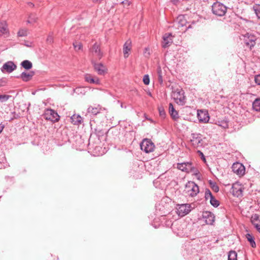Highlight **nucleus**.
Returning <instances> with one entry per match:
<instances>
[{
  "label": "nucleus",
  "instance_id": "1",
  "mask_svg": "<svg viewBox=\"0 0 260 260\" xmlns=\"http://www.w3.org/2000/svg\"><path fill=\"white\" fill-rule=\"evenodd\" d=\"M212 11L214 15L221 17L225 14L227 7L222 3L216 2L212 6Z\"/></svg>",
  "mask_w": 260,
  "mask_h": 260
},
{
  "label": "nucleus",
  "instance_id": "2",
  "mask_svg": "<svg viewBox=\"0 0 260 260\" xmlns=\"http://www.w3.org/2000/svg\"><path fill=\"white\" fill-rule=\"evenodd\" d=\"M173 92L176 103L179 105H184L186 103V98L184 91L182 89L177 88Z\"/></svg>",
  "mask_w": 260,
  "mask_h": 260
},
{
  "label": "nucleus",
  "instance_id": "3",
  "mask_svg": "<svg viewBox=\"0 0 260 260\" xmlns=\"http://www.w3.org/2000/svg\"><path fill=\"white\" fill-rule=\"evenodd\" d=\"M185 189L188 194L192 197H195L199 192V187L193 181H188L185 185Z\"/></svg>",
  "mask_w": 260,
  "mask_h": 260
},
{
  "label": "nucleus",
  "instance_id": "4",
  "mask_svg": "<svg viewBox=\"0 0 260 260\" xmlns=\"http://www.w3.org/2000/svg\"><path fill=\"white\" fill-rule=\"evenodd\" d=\"M43 116L46 120H50L53 122L58 121L60 118L58 113L55 110L51 109H46Z\"/></svg>",
  "mask_w": 260,
  "mask_h": 260
},
{
  "label": "nucleus",
  "instance_id": "5",
  "mask_svg": "<svg viewBox=\"0 0 260 260\" xmlns=\"http://www.w3.org/2000/svg\"><path fill=\"white\" fill-rule=\"evenodd\" d=\"M141 149L146 153L151 152L154 150L155 145L151 140L144 139L140 144Z\"/></svg>",
  "mask_w": 260,
  "mask_h": 260
},
{
  "label": "nucleus",
  "instance_id": "6",
  "mask_svg": "<svg viewBox=\"0 0 260 260\" xmlns=\"http://www.w3.org/2000/svg\"><path fill=\"white\" fill-rule=\"evenodd\" d=\"M191 139L190 141L194 147H199L203 146L202 135L199 133H192L191 135Z\"/></svg>",
  "mask_w": 260,
  "mask_h": 260
},
{
  "label": "nucleus",
  "instance_id": "7",
  "mask_svg": "<svg viewBox=\"0 0 260 260\" xmlns=\"http://www.w3.org/2000/svg\"><path fill=\"white\" fill-rule=\"evenodd\" d=\"M202 216L207 224L213 225L214 224L215 217L212 212L209 211H205L203 212Z\"/></svg>",
  "mask_w": 260,
  "mask_h": 260
},
{
  "label": "nucleus",
  "instance_id": "8",
  "mask_svg": "<svg viewBox=\"0 0 260 260\" xmlns=\"http://www.w3.org/2000/svg\"><path fill=\"white\" fill-rule=\"evenodd\" d=\"M173 36L172 33H166L162 37V41L161 46L164 48H166L170 46L173 43Z\"/></svg>",
  "mask_w": 260,
  "mask_h": 260
},
{
  "label": "nucleus",
  "instance_id": "9",
  "mask_svg": "<svg viewBox=\"0 0 260 260\" xmlns=\"http://www.w3.org/2000/svg\"><path fill=\"white\" fill-rule=\"evenodd\" d=\"M232 171L238 175L243 176L245 174V167L240 162H234L232 166Z\"/></svg>",
  "mask_w": 260,
  "mask_h": 260
},
{
  "label": "nucleus",
  "instance_id": "10",
  "mask_svg": "<svg viewBox=\"0 0 260 260\" xmlns=\"http://www.w3.org/2000/svg\"><path fill=\"white\" fill-rule=\"evenodd\" d=\"M190 205L187 204L179 205L177 208V213L180 216H183L190 211Z\"/></svg>",
  "mask_w": 260,
  "mask_h": 260
},
{
  "label": "nucleus",
  "instance_id": "11",
  "mask_svg": "<svg viewBox=\"0 0 260 260\" xmlns=\"http://www.w3.org/2000/svg\"><path fill=\"white\" fill-rule=\"evenodd\" d=\"M256 37L253 35H249L248 34L244 36V43L246 46L250 49H252L255 45Z\"/></svg>",
  "mask_w": 260,
  "mask_h": 260
},
{
  "label": "nucleus",
  "instance_id": "12",
  "mask_svg": "<svg viewBox=\"0 0 260 260\" xmlns=\"http://www.w3.org/2000/svg\"><path fill=\"white\" fill-rule=\"evenodd\" d=\"M17 68L16 65L12 61H8L5 63L1 68L3 72L6 71L7 73H11Z\"/></svg>",
  "mask_w": 260,
  "mask_h": 260
},
{
  "label": "nucleus",
  "instance_id": "13",
  "mask_svg": "<svg viewBox=\"0 0 260 260\" xmlns=\"http://www.w3.org/2000/svg\"><path fill=\"white\" fill-rule=\"evenodd\" d=\"M197 117L199 121L202 123L208 122L210 118L208 112L202 110H198Z\"/></svg>",
  "mask_w": 260,
  "mask_h": 260
},
{
  "label": "nucleus",
  "instance_id": "14",
  "mask_svg": "<svg viewBox=\"0 0 260 260\" xmlns=\"http://www.w3.org/2000/svg\"><path fill=\"white\" fill-rule=\"evenodd\" d=\"M93 66L94 69L98 73L99 75H103L106 73L107 69L102 63H95L93 61L92 62Z\"/></svg>",
  "mask_w": 260,
  "mask_h": 260
},
{
  "label": "nucleus",
  "instance_id": "15",
  "mask_svg": "<svg viewBox=\"0 0 260 260\" xmlns=\"http://www.w3.org/2000/svg\"><path fill=\"white\" fill-rule=\"evenodd\" d=\"M35 74V72L32 71H30L28 73L23 72L20 75V76H17L16 78H21L24 82H28L32 79Z\"/></svg>",
  "mask_w": 260,
  "mask_h": 260
},
{
  "label": "nucleus",
  "instance_id": "16",
  "mask_svg": "<svg viewBox=\"0 0 260 260\" xmlns=\"http://www.w3.org/2000/svg\"><path fill=\"white\" fill-rule=\"evenodd\" d=\"M85 81L90 84H94L96 85H100L101 84L100 80L98 77H94L89 74H86L85 75Z\"/></svg>",
  "mask_w": 260,
  "mask_h": 260
},
{
  "label": "nucleus",
  "instance_id": "17",
  "mask_svg": "<svg viewBox=\"0 0 260 260\" xmlns=\"http://www.w3.org/2000/svg\"><path fill=\"white\" fill-rule=\"evenodd\" d=\"M177 20L178 21V27H183L186 26V29H188L191 27V25L189 24L188 26H186L187 23V20L185 18V16L183 15H180L178 16L177 18Z\"/></svg>",
  "mask_w": 260,
  "mask_h": 260
},
{
  "label": "nucleus",
  "instance_id": "18",
  "mask_svg": "<svg viewBox=\"0 0 260 260\" xmlns=\"http://www.w3.org/2000/svg\"><path fill=\"white\" fill-rule=\"evenodd\" d=\"M169 112L174 120L177 121L178 120L179 118L178 112L175 110L172 103H170L169 105Z\"/></svg>",
  "mask_w": 260,
  "mask_h": 260
},
{
  "label": "nucleus",
  "instance_id": "19",
  "mask_svg": "<svg viewBox=\"0 0 260 260\" xmlns=\"http://www.w3.org/2000/svg\"><path fill=\"white\" fill-rule=\"evenodd\" d=\"M101 110L102 107L99 105L96 106H89L87 109V112L93 115H96L101 112Z\"/></svg>",
  "mask_w": 260,
  "mask_h": 260
},
{
  "label": "nucleus",
  "instance_id": "20",
  "mask_svg": "<svg viewBox=\"0 0 260 260\" xmlns=\"http://www.w3.org/2000/svg\"><path fill=\"white\" fill-rule=\"evenodd\" d=\"M131 50V42L127 40L124 44L123 47V51L124 57L127 58L129 55V52Z\"/></svg>",
  "mask_w": 260,
  "mask_h": 260
},
{
  "label": "nucleus",
  "instance_id": "21",
  "mask_svg": "<svg viewBox=\"0 0 260 260\" xmlns=\"http://www.w3.org/2000/svg\"><path fill=\"white\" fill-rule=\"evenodd\" d=\"M71 122L74 125H79L82 121V117L78 114H74L71 117Z\"/></svg>",
  "mask_w": 260,
  "mask_h": 260
},
{
  "label": "nucleus",
  "instance_id": "22",
  "mask_svg": "<svg viewBox=\"0 0 260 260\" xmlns=\"http://www.w3.org/2000/svg\"><path fill=\"white\" fill-rule=\"evenodd\" d=\"M9 33L7 24L5 21L0 22V37Z\"/></svg>",
  "mask_w": 260,
  "mask_h": 260
},
{
  "label": "nucleus",
  "instance_id": "23",
  "mask_svg": "<svg viewBox=\"0 0 260 260\" xmlns=\"http://www.w3.org/2000/svg\"><path fill=\"white\" fill-rule=\"evenodd\" d=\"M92 51L100 59L103 56V53L101 51L100 46L97 43H94L92 47Z\"/></svg>",
  "mask_w": 260,
  "mask_h": 260
},
{
  "label": "nucleus",
  "instance_id": "24",
  "mask_svg": "<svg viewBox=\"0 0 260 260\" xmlns=\"http://www.w3.org/2000/svg\"><path fill=\"white\" fill-rule=\"evenodd\" d=\"M231 192H232L233 196L238 197L242 195V189L241 187L237 188L235 185H233L231 189Z\"/></svg>",
  "mask_w": 260,
  "mask_h": 260
},
{
  "label": "nucleus",
  "instance_id": "25",
  "mask_svg": "<svg viewBox=\"0 0 260 260\" xmlns=\"http://www.w3.org/2000/svg\"><path fill=\"white\" fill-rule=\"evenodd\" d=\"M252 109L256 112L260 111V98H257L254 100L252 103Z\"/></svg>",
  "mask_w": 260,
  "mask_h": 260
},
{
  "label": "nucleus",
  "instance_id": "26",
  "mask_svg": "<svg viewBox=\"0 0 260 260\" xmlns=\"http://www.w3.org/2000/svg\"><path fill=\"white\" fill-rule=\"evenodd\" d=\"M21 66L26 70L31 69L32 67V64L31 61L28 60H24L21 62Z\"/></svg>",
  "mask_w": 260,
  "mask_h": 260
},
{
  "label": "nucleus",
  "instance_id": "27",
  "mask_svg": "<svg viewBox=\"0 0 260 260\" xmlns=\"http://www.w3.org/2000/svg\"><path fill=\"white\" fill-rule=\"evenodd\" d=\"M245 236L247 239V241L250 243L251 246L253 248L256 247V244L253 236L249 233H247L246 234Z\"/></svg>",
  "mask_w": 260,
  "mask_h": 260
},
{
  "label": "nucleus",
  "instance_id": "28",
  "mask_svg": "<svg viewBox=\"0 0 260 260\" xmlns=\"http://www.w3.org/2000/svg\"><path fill=\"white\" fill-rule=\"evenodd\" d=\"M157 74L158 82L161 85L163 84V74L160 66L157 67Z\"/></svg>",
  "mask_w": 260,
  "mask_h": 260
},
{
  "label": "nucleus",
  "instance_id": "29",
  "mask_svg": "<svg viewBox=\"0 0 260 260\" xmlns=\"http://www.w3.org/2000/svg\"><path fill=\"white\" fill-rule=\"evenodd\" d=\"M185 164V166L186 167L185 169V172H194L195 168L192 166V164L191 162H186Z\"/></svg>",
  "mask_w": 260,
  "mask_h": 260
},
{
  "label": "nucleus",
  "instance_id": "30",
  "mask_svg": "<svg viewBox=\"0 0 260 260\" xmlns=\"http://www.w3.org/2000/svg\"><path fill=\"white\" fill-rule=\"evenodd\" d=\"M208 183L210 185V187L214 192H218L219 191V187L215 182L211 180H210L208 181Z\"/></svg>",
  "mask_w": 260,
  "mask_h": 260
},
{
  "label": "nucleus",
  "instance_id": "31",
  "mask_svg": "<svg viewBox=\"0 0 260 260\" xmlns=\"http://www.w3.org/2000/svg\"><path fill=\"white\" fill-rule=\"evenodd\" d=\"M210 203L211 205L215 208L218 207L220 205L219 201L216 200L214 197H212V198L210 200Z\"/></svg>",
  "mask_w": 260,
  "mask_h": 260
},
{
  "label": "nucleus",
  "instance_id": "32",
  "mask_svg": "<svg viewBox=\"0 0 260 260\" xmlns=\"http://www.w3.org/2000/svg\"><path fill=\"white\" fill-rule=\"evenodd\" d=\"M212 193L209 188H206L205 191V200H207L208 199L210 200L213 197Z\"/></svg>",
  "mask_w": 260,
  "mask_h": 260
},
{
  "label": "nucleus",
  "instance_id": "33",
  "mask_svg": "<svg viewBox=\"0 0 260 260\" xmlns=\"http://www.w3.org/2000/svg\"><path fill=\"white\" fill-rule=\"evenodd\" d=\"M237 257V253L235 251L231 250L229 251L228 253V260H231V258H236Z\"/></svg>",
  "mask_w": 260,
  "mask_h": 260
},
{
  "label": "nucleus",
  "instance_id": "34",
  "mask_svg": "<svg viewBox=\"0 0 260 260\" xmlns=\"http://www.w3.org/2000/svg\"><path fill=\"white\" fill-rule=\"evenodd\" d=\"M11 95H7V94H0V102L4 103L7 101L10 98Z\"/></svg>",
  "mask_w": 260,
  "mask_h": 260
},
{
  "label": "nucleus",
  "instance_id": "35",
  "mask_svg": "<svg viewBox=\"0 0 260 260\" xmlns=\"http://www.w3.org/2000/svg\"><path fill=\"white\" fill-rule=\"evenodd\" d=\"M95 133L97 137H98L99 139H100V137L103 136L104 134L106 133L104 130L98 129L97 128L95 129Z\"/></svg>",
  "mask_w": 260,
  "mask_h": 260
},
{
  "label": "nucleus",
  "instance_id": "36",
  "mask_svg": "<svg viewBox=\"0 0 260 260\" xmlns=\"http://www.w3.org/2000/svg\"><path fill=\"white\" fill-rule=\"evenodd\" d=\"M253 8L256 16L260 19V5L254 6Z\"/></svg>",
  "mask_w": 260,
  "mask_h": 260
},
{
  "label": "nucleus",
  "instance_id": "37",
  "mask_svg": "<svg viewBox=\"0 0 260 260\" xmlns=\"http://www.w3.org/2000/svg\"><path fill=\"white\" fill-rule=\"evenodd\" d=\"M158 109L159 116L162 118H165L166 116V113L164 108L162 107H158Z\"/></svg>",
  "mask_w": 260,
  "mask_h": 260
},
{
  "label": "nucleus",
  "instance_id": "38",
  "mask_svg": "<svg viewBox=\"0 0 260 260\" xmlns=\"http://www.w3.org/2000/svg\"><path fill=\"white\" fill-rule=\"evenodd\" d=\"M143 81L144 84L147 85L150 83L149 76L148 74L145 75L143 78Z\"/></svg>",
  "mask_w": 260,
  "mask_h": 260
},
{
  "label": "nucleus",
  "instance_id": "39",
  "mask_svg": "<svg viewBox=\"0 0 260 260\" xmlns=\"http://www.w3.org/2000/svg\"><path fill=\"white\" fill-rule=\"evenodd\" d=\"M18 36L19 37H25L27 35V30L26 29H20L18 32Z\"/></svg>",
  "mask_w": 260,
  "mask_h": 260
},
{
  "label": "nucleus",
  "instance_id": "40",
  "mask_svg": "<svg viewBox=\"0 0 260 260\" xmlns=\"http://www.w3.org/2000/svg\"><path fill=\"white\" fill-rule=\"evenodd\" d=\"M185 165V162H182V163H178V164H177V168L178 169L182 171L185 172V169L186 168Z\"/></svg>",
  "mask_w": 260,
  "mask_h": 260
},
{
  "label": "nucleus",
  "instance_id": "41",
  "mask_svg": "<svg viewBox=\"0 0 260 260\" xmlns=\"http://www.w3.org/2000/svg\"><path fill=\"white\" fill-rule=\"evenodd\" d=\"M74 47L76 50H79L82 49V45L80 43H76L73 44Z\"/></svg>",
  "mask_w": 260,
  "mask_h": 260
},
{
  "label": "nucleus",
  "instance_id": "42",
  "mask_svg": "<svg viewBox=\"0 0 260 260\" xmlns=\"http://www.w3.org/2000/svg\"><path fill=\"white\" fill-rule=\"evenodd\" d=\"M197 153L199 155V156L201 157V158L202 159V160L204 162H205L206 161V160L205 156H204L203 153L200 150H198Z\"/></svg>",
  "mask_w": 260,
  "mask_h": 260
},
{
  "label": "nucleus",
  "instance_id": "43",
  "mask_svg": "<svg viewBox=\"0 0 260 260\" xmlns=\"http://www.w3.org/2000/svg\"><path fill=\"white\" fill-rule=\"evenodd\" d=\"M7 83V80L6 79H0V87L6 86Z\"/></svg>",
  "mask_w": 260,
  "mask_h": 260
},
{
  "label": "nucleus",
  "instance_id": "44",
  "mask_svg": "<svg viewBox=\"0 0 260 260\" xmlns=\"http://www.w3.org/2000/svg\"><path fill=\"white\" fill-rule=\"evenodd\" d=\"M46 41L50 44L52 43L53 42V36L51 35H49L46 39Z\"/></svg>",
  "mask_w": 260,
  "mask_h": 260
},
{
  "label": "nucleus",
  "instance_id": "45",
  "mask_svg": "<svg viewBox=\"0 0 260 260\" xmlns=\"http://www.w3.org/2000/svg\"><path fill=\"white\" fill-rule=\"evenodd\" d=\"M254 81L255 83L260 85V74L257 75L255 76Z\"/></svg>",
  "mask_w": 260,
  "mask_h": 260
},
{
  "label": "nucleus",
  "instance_id": "46",
  "mask_svg": "<svg viewBox=\"0 0 260 260\" xmlns=\"http://www.w3.org/2000/svg\"><path fill=\"white\" fill-rule=\"evenodd\" d=\"M12 114H13V116L9 120L10 121H12L14 119H17L20 117V116L16 114L15 112H12Z\"/></svg>",
  "mask_w": 260,
  "mask_h": 260
},
{
  "label": "nucleus",
  "instance_id": "47",
  "mask_svg": "<svg viewBox=\"0 0 260 260\" xmlns=\"http://www.w3.org/2000/svg\"><path fill=\"white\" fill-rule=\"evenodd\" d=\"M32 14H31L29 16V19H30L33 22H35L37 20V18L36 17H32Z\"/></svg>",
  "mask_w": 260,
  "mask_h": 260
},
{
  "label": "nucleus",
  "instance_id": "48",
  "mask_svg": "<svg viewBox=\"0 0 260 260\" xmlns=\"http://www.w3.org/2000/svg\"><path fill=\"white\" fill-rule=\"evenodd\" d=\"M258 219V215L257 214H255L254 216L252 217V222L253 223L254 220H257Z\"/></svg>",
  "mask_w": 260,
  "mask_h": 260
},
{
  "label": "nucleus",
  "instance_id": "49",
  "mask_svg": "<svg viewBox=\"0 0 260 260\" xmlns=\"http://www.w3.org/2000/svg\"><path fill=\"white\" fill-rule=\"evenodd\" d=\"M253 224H254V227L257 229V230L258 231L259 233H260V224H258V223H253Z\"/></svg>",
  "mask_w": 260,
  "mask_h": 260
},
{
  "label": "nucleus",
  "instance_id": "50",
  "mask_svg": "<svg viewBox=\"0 0 260 260\" xmlns=\"http://www.w3.org/2000/svg\"><path fill=\"white\" fill-rule=\"evenodd\" d=\"M121 4L127 5V6H129L131 5V2H129L128 1L126 0V1H122L121 2Z\"/></svg>",
  "mask_w": 260,
  "mask_h": 260
},
{
  "label": "nucleus",
  "instance_id": "51",
  "mask_svg": "<svg viewBox=\"0 0 260 260\" xmlns=\"http://www.w3.org/2000/svg\"><path fill=\"white\" fill-rule=\"evenodd\" d=\"M31 42H29L28 41H25L24 45L27 47H31Z\"/></svg>",
  "mask_w": 260,
  "mask_h": 260
},
{
  "label": "nucleus",
  "instance_id": "52",
  "mask_svg": "<svg viewBox=\"0 0 260 260\" xmlns=\"http://www.w3.org/2000/svg\"><path fill=\"white\" fill-rule=\"evenodd\" d=\"M5 127V125L4 124H0V133L3 131Z\"/></svg>",
  "mask_w": 260,
  "mask_h": 260
},
{
  "label": "nucleus",
  "instance_id": "53",
  "mask_svg": "<svg viewBox=\"0 0 260 260\" xmlns=\"http://www.w3.org/2000/svg\"><path fill=\"white\" fill-rule=\"evenodd\" d=\"M27 4L28 6L31 7H34L35 6V5L31 2H28L27 3Z\"/></svg>",
  "mask_w": 260,
  "mask_h": 260
},
{
  "label": "nucleus",
  "instance_id": "54",
  "mask_svg": "<svg viewBox=\"0 0 260 260\" xmlns=\"http://www.w3.org/2000/svg\"><path fill=\"white\" fill-rule=\"evenodd\" d=\"M179 1L180 0H171L172 2L175 5L177 4Z\"/></svg>",
  "mask_w": 260,
  "mask_h": 260
},
{
  "label": "nucleus",
  "instance_id": "55",
  "mask_svg": "<svg viewBox=\"0 0 260 260\" xmlns=\"http://www.w3.org/2000/svg\"><path fill=\"white\" fill-rule=\"evenodd\" d=\"M103 0H92L94 3H100Z\"/></svg>",
  "mask_w": 260,
  "mask_h": 260
},
{
  "label": "nucleus",
  "instance_id": "56",
  "mask_svg": "<svg viewBox=\"0 0 260 260\" xmlns=\"http://www.w3.org/2000/svg\"><path fill=\"white\" fill-rule=\"evenodd\" d=\"M27 22L28 23H30L33 22H32L30 19H29V20H28L27 21Z\"/></svg>",
  "mask_w": 260,
  "mask_h": 260
},
{
  "label": "nucleus",
  "instance_id": "57",
  "mask_svg": "<svg viewBox=\"0 0 260 260\" xmlns=\"http://www.w3.org/2000/svg\"><path fill=\"white\" fill-rule=\"evenodd\" d=\"M231 260H237V258H231Z\"/></svg>",
  "mask_w": 260,
  "mask_h": 260
},
{
  "label": "nucleus",
  "instance_id": "58",
  "mask_svg": "<svg viewBox=\"0 0 260 260\" xmlns=\"http://www.w3.org/2000/svg\"><path fill=\"white\" fill-rule=\"evenodd\" d=\"M149 95L151 96V93H149Z\"/></svg>",
  "mask_w": 260,
  "mask_h": 260
}]
</instances>
